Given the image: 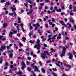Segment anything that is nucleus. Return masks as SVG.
I'll return each instance as SVG.
<instances>
[{
  "mask_svg": "<svg viewBox=\"0 0 76 76\" xmlns=\"http://www.w3.org/2000/svg\"><path fill=\"white\" fill-rule=\"evenodd\" d=\"M69 24V23H68L67 24V25H69V27H68V29H70V27H72V25H71V24Z\"/></svg>",
  "mask_w": 76,
  "mask_h": 76,
  "instance_id": "13",
  "label": "nucleus"
},
{
  "mask_svg": "<svg viewBox=\"0 0 76 76\" xmlns=\"http://www.w3.org/2000/svg\"><path fill=\"white\" fill-rule=\"evenodd\" d=\"M73 54L74 56H75V55H76V52H75V50H74V52L73 53Z\"/></svg>",
  "mask_w": 76,
  "mask_h": 76,
  "instance_id": "39",
  "label": "nucleus"
},
{
  "mask_svg": "<svg viewBox=\"0 0 76 76\" xmlns=\"http://www.w3.org/2000/svg\"><path fill=\"white\" fill-rule=\"evenodd\" d=\"M40 6H41L42 7L44 5V4L43 3H41L40 4Z\"/></svg>",
  "mask_w": 76,
  "mask_h": 76,
  "instance_id": "32",
  "label": "nucleus"
},
{
  "mask_svg": "<svg viewBox=\"0 0 76 76\" xmlns=\"http://www.w3.org/2000/svg\"><path fill=\"white\" fill-rule=\"evenodd\" d=\"M39 10L42 9V7H39Z\"/></svg>",
  "mask_w": 76,
  "mask_h": 76,
  "instance_id": "63",
  "label": "nucleus"
},
{
  "mask_svg": "<svg viewBox=\"0 0 76 76\" xmlns=\"http://www.w3.org/2000/svg\"><path fill=\"white\" fill-rule=\"evenodd\" d=\"M10 67L11 68V69H13V65H10Z\"/></svg>",
  "mask_w": 76,
  "mask_h": 76,
  "instance_id": "33",
  "label": "nucleus"
},
{
  "mask_svg": "<svg viewBox=\"0 0 76 76\" xmlns=\"http://www.w3.org/2000/svg\"><path fill=\"white\" fill-rule=\"evenodd\" d=\"M14 10H15V11L16 10V8H13V9H12V12H13Z\"/></svg>",
  "mask_w": 76,
  "mask_h": 76,
  "instance_id": "24",
  "label": "nucleus"
},
{
  "mask_svg": "<svg viewBox=\"0 0 76 76\" xmlns=\"http://www.w3.org/2000/svg\"><path fill=\"white\" fill-rule=\"evenodd\" d=\"M27 70L29 71V72H31V69L29 67L27 68Z\"/></svg>",
  "mask_w": 76,
  "mask_h": 76,
  "instance_id": "26",
  "label": "nucleus"
},
{
  "mask_svg": "<svg viewBox=\"0 0 76 76\" xmlns=\"http://www.w3.org/2000/svg\"><path fill=\"white\" fill-rule=\"evenodd\" d=\"M55 26V24H53L52 25V28H54V26Z\"/></svg>",
  "mask_w": 76,
  "mask_h": 76,
  "instance_id": "44",
  "label": "nucleus"
},
{
  "mask_svg": "<svg viewBox=\"0 0 76 76\" xmlns=\"http://www.w3.org/2000/svg\"><path fill=\"white\" fill-rule=\"evenodd\" d=\"M9 5H10V2H7L6 3L5 6V7H8V6H9Z\"/></svg>",
  "mask_w": 76,
  "mask_h": 76,
  "instance_id": "8",
  "label": "nucleus"
},
{
  "mask_svg": "<svg viewBox=\"0 0 76 76\" xmlns=\"http://www.w3.org/2000/svg\"><path fill=\"white\" fill-rule=\"evenodd\" d=\"M17 36L18 37H20V34H17Z\"/></svg>",
  "mask_w": 76,
  "mask_h": 76,
  "instance_id": "50",
  "label": "nucleus"
},
{
  "mask_svg": "<svg viewBox=\"0 0 76 76\" xmlns=\"http://www.w3.org/2000/svg\"><path fill=\"white\" fill-rule=\"evenodd\" d=\"M74 12H76V7H75L74 9L73 10Z\"/></svg>",
  "mask_w": 76,
  "mask_h": 76,
  "instance_id": "64",
  "label": "nucleus"
},
{
  "mask_svg": "<svg viewBox=\"0 0 76 76\" xmlns=\"http://www.w3.org/2000/svg\"><path fill=\"white\" fill-rule=\"evenodd\" d=\"M9 15H10V16H13V13H9Z\"/></svg>",
  "mask_w": 76,
  "mask_h": 76,
  "instance_id": "41",
  "label": "nucleus"
},
{
  "mask_svg": "<svg viewBox=\"0 0 76 76\" xmlns=\"http://www.w3.org/2000/svg\"><path fill=\"white\" fill-rule=\"evenodd\" d=\"M17 74H18V75H19V74H22V72H16Z\"/></svg>",
  "mask_w": 76,
  "mask_h": 76,
  "instance_id": "23",
  "label": "nucleus"
},
{
  "mask_svg": "<svg viewBox=\"0 0 76 76\" xmlns=\"http://www.w3.org/2000/svg\"><path fill=\"white\" fill-rule=\"evenodd\" d=\"M68 54L69 56V59L72 60V58H73V56L72 55V53H68Z\"/></svg>",
  "mask_w": 76,
  "mask_h": 76,
  "instance_id": "7",
  "label": "nucleus"
},
{
  "mask_svg": "<svg viewBox=\"0 0 76 76\" xmlns=\"http://www.w3.org/2000/svg\"><path fill=\"white\" fill-rule=\"evenodd\" d=\"M6 39V38H4L2 39V41H5Z\"/></svg>",
  "mask_w": 76,
  "mask_h": 76,
  "instance_id": "52",
  "label": "nucleus"
},
{
  "mask_svg": "<svg viewBox=\"0 0 76 76\" xmlns=\"http://www.w3.org/2000/svg\"><path fill=\"white\" fill-rule=\"evenodd\" d=\"M36 43L37 45H35V46H34V48H37V50H39L40 49V47H41V45L39 44L40 43V40L39 39H38L37 40V42H36Z\"/></svg>",
  "mask_w": 76,
  "mask_h": 76,
  "instance_id": "1",
  "label": "nucleus"
},
{
  "mask_svg": "<svg viewBox=\"0 0 76 76\" xmlns=\"http://www.w3.org/2000/svg\"><path fill=\"white\" fill-rule=\"evenodd\" d=\"M41 70L43 73H44L45 72V70H44V68H42Z\"/></svg>",
  "mask_w": 76,
  "mask_h": 76,
  "instance_id": "22",
  "label": "nucleus"
},
{
  "mask_svg": "<svg viewBox=\"0 0 76 76\" xmlns=\"http://www.w3.org/2000/svg\"><path fill=\"white\" fill-rule=\"evenodd\" d=\"M69 13L70 15H71V16H73V13L70 12Z\"/></svg>",
  "mask_w": 76,
  "mask_h": 76,
  "instance_id": "56",
  "label": "nucleus"
},
{
  "mask_svg": "<svg viewBox=\"0 0 76 76\" xmlns=\"http://www.w3.org/2000/svg\"><path fill=\"white\" fill-rule=\"evenodd\" d=\"M31 66L33 67L34 68H35V67L36 66H34V64H33L31 65Z\"/></svg>",
  "mask_w": 76,
  "mask_h": 76,
  "instance_id": "38",
  "label": "nucleus"
},
{
  "mask_svg": "<svg viewBox=\"0 0 76 76\" xmlns=\"http://www.w3.org/2000/svg\"><path fill=\"white\" fill-rule=\"evenodd\" d=\"M32 33H30L28 35L30 37V38L31 37V36L32 35Z\"/></svg>",
  "mask_w": 76,
  "mask_h": 76,
  "instance_id": "35",
  "label": "nucleus"
},
{
  "mask_svg": "<svg viewBox=\"0 0 76 76\" xmlns=\"http://www.w3.org/2000/svg\"><path fill=\"white\" fill-rule=\"evenodd\" d=\"M36 27L34 28V30H37V29H38V26H39V24L38 23H37L36 24Z\"/></svg>",
  "mask_w": 76,
  "mask_h": 76,
  "instance_id": "5",
  "label": "nucleus"
},
{
  "mask_svg": "<svg viewBox=\"0 0 76 76\" xmlns=\"http://www.w3.org/2000/svg\"><path fill=\"white\" fill-rule=\"evenodd\" d=\"M26 1H27L29 3L31 4H33V3H32V1L30 0H26Z\"/></svg>",
  "mask_w": 76,
  "mask_h": 76,
  "instance_id": "14",
  "label": "nucleus"
},
{
  "mask_svg": "<svg viewBox=\"0 0 76 76\" xmlns=\"http://www.w3.org/2000/svg\"><path fill=\"white\" fill-rule=\"evenodd\" d=\"M34 68H35V69H34L35 71H37L38 70V66H36Z\"/></svg>",
  "mask_w": 76,
  "mask_h": 76,
  "instance_id": "18",
  "label": "nucleus"
},
{
  "mask_svg": "<svg viewBox=\"0 0 76 76\" xmlns=\"http://www.w3.org/2000/svg\"><path fill=\"white\" fill-rule=\"evenodd\" d=\"M9 73H12V70H11L10 69L9 71Z\"/></svg>",
  "mask_w": 76,
  "mask_h": 76,
  "instance_id": "45",
  "label": "nucleus"
},
{
  "mask_svg": "<svg viewBox=\"0 0 76 76\" xmlns=\"http://www.w3.org/2000/svg\"><path fill=\"white\" fill-rule=\"evenodd\" d=\"M28 25H29V26L30 30H32V29H33V27H32V26H31V24L30 23H29L28 24Z\"/></svg>",
  "mask_w": 76,
  "mask_h": 76,
  "instance_id": "11",
  "label": "nucleus"
},
{
  "mask_svg": "<svg viewBox=\"0 0 76 76\" xmlns=\"http://www.w3.org/2000/svg\"><path fill=\"white\" fill-rule=\"evenodd\" d=\"M18 2V0H15V1H14V3H16Z\"/></svg>",
  "mask_w": 76,
  "mask_h": 76,
  "instance_id": "61",
  "label": "nucleus"
},
{
  "mask_svg": "<svg viewBox=\"0 0 76 76\" xmlns=\"http://www.w3.org/2000/svg\"><path fill=\"white\" fill-rule=\"evenodd\" d=\"M48 37L49 38L47 40L48 41H50V40L52 39V38L51 37H52V35H49Z\"/></svg>",
  "mask_w": 76,
  "mask_h": 76,
  "instance_id": "9",
  "label": "nucleus"
},
{
  "mask_svg": "<svg viewBox=\"0 0 76 76\" xmlns=\"http://www.w3.org/2000/svg\"><path fill=\"white\" fill-rule=\"evenodd\" d=\"M51 12L52 13H55L56 12V10H53L51 11Z\"/></svg>",
  "mask_w": 76,
  "mask_h": 76,
  "instance_id": "40",
  "label": "nucleus"
},
{
  "mask_svg": "<svg viewBox=\"0 0 76 76\" xmlns=\"http://www.w3.org/2000/svg\"><path fill=\"white\" fill-rule=\"evenodd\" d=\"M9 56H10V58H12V57H13V54L12 53L10 54Z\"/></svg>",
  "mask_w": 76,
  "mask_h": 76,
  "instance_id": "29",
  "label": "nucleus"
},
{
  "mask_svg": "<svg viewBox=\"0 0 76 76\" xmlns=\"http://www.w3.org/2000/svg\"><path fill=\"white\" fill-rule=\"evenodd\" d=\"M1 1V3H4L5 1V0H2Z\"/></svg>",
  "mask_w": 76,
  "mask_h": 76,
  "instance_id": "58",
  "label": "nucleus"
},
{
  "mask_svg": "<svg viewBox=\"0 0 76 76\" xmlns=\"http://www.w3.org/2000/svg\"><path fill=\"white\" fill-rule=\"evenodd\" d=\"M64 9V6L63 5L62 6V9Z\"/></svg>",
  "mask_w": 76,
  "mask_h": 76,
  "instance_id": "55",
  "label": "nucleus"
},
{
  "mask_svg": "<svg viewBox=\"0 0 76 76\" xmlns=\"http://www.w3.org/2000/svg\"><path fill=\"white\" fill-rule=\"evenodd\" d=\"M37 31L38 32V33H39V34H40V35H41V30H39V29H38L37 30Z\"/></svg>",
  "mask_w": 76,
  "mask_h": 76,
  "instance_id": "19",
  "label": "nucleus"
},
{
  "mask_svg": "<svg viewBox=\"0 0 76 76\" xmlns=\"http://www.w3.org/2000/svg\"><path fill=\"white\" fill-rule=\"evenodd\" d=\"M26 64H27V66H28V65H29V62H28V61H27Z\"/></svg>",
  "mask_w": 76,
  "mask_h": 76,
  "instance_id": "54",
  "label": "nucleus"
},
{
  "mask_svg": "<svg viewBox=\"0 0 76 76\" xmlns=\"http://www.w3.org/2000/svg\"><path fill=\"white\" fill-rule=\"evenodd\" d=\"M12 13H14V15L15 16H17V15H16V13L15 11H13Z\"/></svg>",
  "mask_w": 76,
  "mask_h": 76,
  "instance_id": "25",
  "label": "nucleus"
},
{
  "mask_svg": "<svg viewBox=\"0 0 76 76\" xmlns=\"http://www.w3.org/2000/svg\"><path fill=\"white\" fill-rule=\"evenodd\" d=\"M21 11L22 13H23V12H25V10H21Z\"/></svg>",
  "mask_w": 76,
  "mask_h": 76,
  "instance_id": "59",
  "label": "nucleus"
},
{
  "mask_svg": "<svg viewBox=\"0 0 76 76\" xmlns=\"http://www.w3.org/2000/svg\"><path fill=\"white\" fill-rule=\"evenodd\" d=\"M56 65L58 66V67H60V65L58 64L57 63L56 64Z\"/></svg>",
  "mask_w": 76,
  "mask_h": 76,
  "instance_id": "48",
  "label": "nucleus"
},
{
  "mask_svg": "<svg viewBox=\"0 0 76 76\" xmlns=\"http://www.w3.org/2000/svg\"><path fill=\"white\" fill-rule=\"evenodd\" d=\"M64 53H63V54H61V56L62 57H63V56H64Z\"/></svg>",
  "mask_w": 76,
  "mask_h": 76,
  "instance_id": "31",
  "label": "nucleus"
},
{
  "mask_svg": "<svg viewBox=\"0 0 76 76\" xmlns=\"http://www.w3.org/2000/svg\"><path fill=\"white\" fill-rule=\"evenodd\" d=\"M61 24L63 25H64V23L63 21H61Z\"/></svg>",
  "mask_w": 76,
  "mask_h": 76,
  "instance_id": "30",
  "label": "nucleus"
},
{
  "mask_svg": "<svg viewBox=\"0 0 76 76\" xmlns=\"http://www.w3.org/2000/svg\"><path fill=\"white\" fill-rule=\"evenodd\" d=\"M32 12H33V9H30L29 12L31 14H32Z\"/></svg>",
  "mask_w": 76,
  "mask_h": 76,
  "instance_id": "17",
  "label": "nucleus"
},
{
  "mask_svg": "<svg viewBox=\"0 0 76 76\" xmlns=\"http://www.w3.org/2000/svg\"><path fill=\"white\" fill-rule=\"evenodd\" d=\"M22 39H23V42H25V40L26 39V38L25 37H23L22 38Z\"/></svg>",
  "mask_w": 76,
  "mask_h": 76,
  "instance_id": "20",
  "label": "nucleus"
},
{
  "mask_svg": "<svg viewBox=\"0 0 76 76\" xmlns=\"http://www.w3.org/2000/svg\"><path fill=\"white\" fill-rule=\"evenodd\" d=\"M6 46L5 45L1 46V48L2 50H4V49H6Z\"/></svg>",
  "mask_w": 76,
  "mask_h": 76,
  "instance_id": "12",
  "label": "nucleus"
},
{
  "mask_svg": "<svg viewBox=\"0 0 76 76\" xmlns=\"http://www.w3.org/2000/svg\"><path fill=\"white\" fill-rule=\"evenodd\" d=\"M72 5H69V9H72Z\"/></svg>",
  "mask_w": 76,
  "mask_h": 76,
  "instance_id": "36",
  "label": "nucleus"
},
{
  "mask_svg": "<svg viewBox=\"0 0 76 76\" xmlns=\"http://www.w3.org/2000/svg\"><path fill=\"white\" fill-rule=\"evenodd\" d=\"M18 20L20 21L21 20V19L20 17H18Z\"/></svg>",
  "mask_w": 76,
  "mask_h": 76,
  "instance_id": "46",
  "label": "nucleus"
},
{
  "mask_svg": "<svg viewBox=\"0 0 76 76\" xmlns=\"http://www.w3.org/2000/svg\"><path fill=\"white\" fill-rule=\"evenodd\" d=\"M13 33L12 32V31H10L9 34V37H12V35H13L14 34H15V33H17V31L14 30L13 31Z\"/></svg>",
  "mask_w": 76,
  "mask_h": 76,
  "instance_id": "3",
  "label": "nucleus"
},
{
  "mask_svg": "<svg viewBox=\"0 0 76 76\" xmlns=\"http://www.w3.org/2000/svg\"><path fill=\"white\" fill-rule=\"evenodd\" d=\"M3 51V50L2 49L0 48V53H1Z\"/></svg>",
  "mask_w": 76,
  "mask_h": 76,
  "instance_id": "57",
  "label": "nucleus"
},
{
  "mask_svg": "<svg viewBox=\"0 0 76 76\" xmlns=\"http://www.w3.org/2000/svg\"><path fill=\"white\" fill-rule=\"evenodd\" d=\"M27 59L28 60H31V57H28L27 58Z\"/></svg>",
  "mask_w": 76,
  "mask_h": 76,
  "instance_id": "47",
  "label": "nucleus"
},
{
  "mask_svg": "<svg viewBox=\"0 0 76 76\" xmlns=\"http://www.w3.org/2000/svg\"><path fill=\"white\" fill-rule=\"evenodd\" d=\"M51 61L50 60H48L46 61V63H50Z\"/></svg>",
  "mask_w": 76,
  "mask_h": 76,
  "instance_id": "37",
  "label": "nucleus"
},
{
  "mask_svg": "<svg viewBox=\"0 0 76 76\" xmlns=\"http://www.w3.org/2000/svg\"><path fill=\"white\" fill-rule=\"evenodd\" d=\"M2 38H4V37L3 36L0 35V40L2 39Z\"/></svg>",
  "mask_w": 76,
  "mask_h": 76,
  "instance_id": "34",
  "label": "nucleus"
},
{
  "mask_svg": "<svg viewBox=\"0 0 76 76\" xmlns=\"http://www.w3.org/2000/svg\"><path fill=\"white\" fill-rule=\"evenodd\" d=\"M58 58H56L55 60L56 62H57L58 61Z\"/></svg>",
  "mask_w": 76,
  "mask_h": 76,
  "instance_id": "51",
  "label": "nucleus"
},
{
  "mask_svg": "<svg viewBox=\"0 0 76 76\" xmlns=\"http://www.w3.org/2000/svg\"><path fill=\"white\" fill-rule=\"evenodd\" d=\"M45 1L46 3H50V1L49 0H46Z\"/></svg>",
  "mask_w": 76,
  "mask_h": 76,
  "instance_id": "28",
  "label": "nucleus"
},
{
  "mask_svg": "<svg viewBox=\"0 0 76 76\" xmlns=\"http://www.w3.org/2000/svg\"><path fill=\"white\" fill-rule=\"evenodd\" d=\"M44 53H41V58H42V59H44L45 57L46 56H47V54L45 53H46V51H45Z\"/></svg>",
  "mask_w": 76,
  "mask_h": 76,
  "instance_id": "2",
  "label": "nucleus"
},
{
  "mask_svg": "<svg viewBox=\"0 0 76 76\" xmlns=\"http://www.w3.org/2000/svg\"><path fill=\"white\" fill-rule=\"evenodd\" d=\"M53 9V7H51L50 8V10H52Z\"/></svg>",
  "mask_w": 76,
  "mask_h": 76,
  "instance_id": "62",
  "label": "nucleus"
},
{
  "mask_svg": "<svg viewBox=\"0 0 76 76\" xmlns=\"http://www.w3.org/2000/svg\"><path fill=\"white\" fill-rule=\"evenodd\" d=\"M60 69L61 70H63V69H64V67L63 66L60 67Z\"/></svg>",
  "mask_w": 76,
  "mask_h": 76,
  "instance_id": "49",
  "label": "nucleus"
},
{
  "mask_svg": "<svg viewBox=\"0 0 76 76\" xmlns=\"http://www.w3.org/2000/svg\"><path fill=\"white\" fill-rule=\"evenodd\" d=\"M7 49L8 50H9V49H10V47H9V46H7Z\"/></svg>",
  "mask_w": 76,
  "mask_h": 76,
  "instance_id": "43",
  "label": "nucleus"
},
{
  "mask_svg": "<svg viewBox=\"0 0 76 76\" xmlns=\"http://www.w3.org/2000/svg\"><path fill=\"white\" fill-rule=\"evenodd\" d=\"M5 66L7 67V66H9V64H8V63H6L5 64Z\"/></svg>",
  "mask_w": 76,
  "mask_h": 76,
  "instance_id": "27",
  "label": "nucleus"
},
{
  "mask_svg": "<svg viewBox=\"0 0 76 76\" xmlns=\"http://www.w3.org/2000/svg\"><path fill=\"white\" fill-rule=\"evenodd\" d=\"M57 7H54V10H57Z\"/></svg>",
  "mask_w": 76,
  "mask_h": 76,
  "instance_id": "60",
  "label": "nucleus"
},
{
  "mask_svg": "<svg viewBox=\"0 0 76 76\" xmlns=\"http://www.w3.org/2000/svg\"><path fill=\"white\" fill-rule=\"evenodd\" d=\"M67 67H68L69 68L68 69H65L66 71H69V70L70 69V68H71V66H67Z\"/></svg>",
  "mask_w": 76,
  "mask_h": 76,
  "instance_id": "10",
  "label": "nucleus"
},
{
  "mask_svg": "<svg viewBox=\"0 0 76 76\" xmlns=\"http://www.w3.org/2000/svg\"><path fill=\"white\" fill-rule=\"evenodd\" d=\"M60 38H61V37L59 36V37H58L57 39H60Z\"/></svg>",
  "mask_w": 76,
  "mask_h": 76,
  "instance_id": "53",
  "label": "nucleus"
},
{
  "mask_svg": "<svg viewBox=\"0 0 76 76\" xmlns=\"http://www.w3.org/2000/svg\"><path fill=\"white\" fill-rule=\"evenodd\" d=\"M7 23H4L3 25V28H6V26H7Z\"/></svg>",
  "mask_w": 76,
  "mask_h": 76,
  "instance_id": "16",
  "label": "nucleus"
},
{
  "mask_svg": "<svg viewBox=\"0 0 76 76\" xmlns=\"http://www.w3.org/2000/svg\"><path fill=\"white\" fill-rule=\"evenodd\" d=\"M21 65L22 66H22V69L23 70L24 69H25V67L26 66V65L25 64V62L22 61L21 63Z\"/></svg>",
  "mask_w": 76,
  "mask_h": 76,
  "instance_id": "4",
  "label": "nucleus"
},
{
  "mask_svg": "<svg viewBox=\"0 0 76 76\" xmlns=\"http://www.w3.org/2000/svg\"><path fill=\"white\" fill-rule=\"evenodd\" d=\"M52 75L54 76H57V75L54 72H52Z\"/></svg>",
  "mask_w": 76,
  "mask_h": 76,
  "instance_id": "21",
  "label": "nucleus"
},
{
  "mask_svg": "<svg viewBox=\"0 0 76 76\" xmlns=\"http://www.w3.org/2000/svg\"><path fill=\"white\" fill-rule=\"evenodd\" d=\"M48 22L49 23V24L50 25H52L53 24V22H51L50 20H48Z\"/></svg>",
  "mask_w": 76,
  "mask_h": 76,
  "instance_id": "15",
  "label": "nucleus"
},
{
  "mask_svg": "<svg viewBox=\"0 0 76 76\" xmlns=\"http://www.w3.org/2000/svg\"><path fill=\"white\" fill-rule=\"evenodd\" d=\"M19 45L20 47H22V46H23V44L20 43V42H19Z\"/></svg>",
  "mask_w": 76,
  "mask_h": 76,
  "instance_id": "42",
  "label": "nucleus"
},
{
  "mask_svg": "<svg viewBox=\"0 0 76 76\" xmlns=\"http://www.w3.org/2000/svg\"><path fill=\"white\" fill-rule=\"evenodd\" d=\"M62 48L63 50L62 51V53L64 54H65V51H66V48L64 47H63Z\"/></svg>",
  "mask_w": 76,
  "mask_h": 76,
  "instance_id": "6",
  "label": "nucleus"
}]
</instances>
